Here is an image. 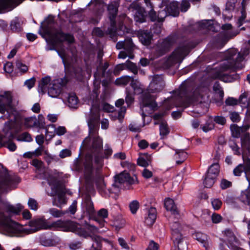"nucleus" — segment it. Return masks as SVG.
<instances>
[{
  "instance_id": "39448f33",
  "label": "nucleus",
  "mask_w": 250,
  "mask_h": 250,
  "mask_svg": "<svg viewBox=\"0 0 250 250\" xmlns=\"http://www.w3.org/2000/svg\"><path fill=\"white\" fill-rule=\"evenodd\" d=\"M61 229L63 231L78 232V225L75 222L71 221H62L61 220L49 223L48 229Z\"/></svg>"
},
{
  "instance_id": "2eb2a0df",
  "label": "nucleus",
  "mask_w": 250,
  "mask_h": 250,
  "mask_svg": "<svg viewBox=\"0 0 250 250\" xmlns=\"http://www.w3.org/2000/svg\"><path fill=\"white\" fill-rule=\"evenodd\" d=\"M179 4L177 1L170 2L166 7L167 12L169 15L176 17L179 14Z\"/></svg>"
},
{
  "instance_id": "ea45409f",
  "label": "nucleus",
  "mask_w": 250,
  "mask_h": 250,
  "mask_svg": "<svg viewBox=\"0 0 250 250\" xmlns=\"http://www.w3.org/2000/svg\"><path fill=\"white\" fill-rule=\"evenodd\" d=\"M190 4L188 0H183L180 4V10L182 12H186L190 7Z\"/></svg>"
},
{
  "instance_id": "7ed1b4c3",
  "label": "nucleus",
  "mask_w": 250,
  "mask_h": 250,
  "mask_svg": "<svg viewBox=\"0 0 250 250\" xmlns=\"http://www.w3.org/2000/svg\"><path fill=\"white\" fill-rule=\"evenodd\" d=\"M44 31L54 45H56L63 42H66L68 43H71L75 41L73 35L70 34H65L61 30H54L53 29L45 28Z\"/></svg>"
},
{
  "instance_id": "58836bf2",
  "label": "nucleus",
  "mask_w": 250,
  "mask_h": 250,
  "mask_svg": "<svg viewBox=\"0 0 250 250\" xmlns=\"http://www.w3.org/2000/svg\"><path fill=\"white\" fill-rule=\"evenodd\" d=\"M139 202L136 200L133 201L129 204L130 210L132 214L136 213L137 210L139 208Z\"/></svg>"
},
{
  "instance_id": "c9c22d12",
  "label": "nucleus",
  "mask_w": 250,
  "mask_h": 250,
  "mask_svg": "<svg viewBox=\"0 0 250 250\" xmlns=\"http://www.w3.org/2000/svg\"><path fill=\"white\" fill-rule=\"evenodd\" d=\"M150 161L148 159H146L144 156L140 157L137 160V164L139 166L146 167L149 165Z\"/></svg>"
},
{
  "instance_id": "09e8293b",
  "label": "nucleus",
  "mask_w": 250,
  "mask_h": 250,
  "mask_svg": "<svg viewBox=\"0 0 250 250\" xmlns=\"http://www.w3.org/2000/svg\"><path fill=\"white\" fill-rule=\"evenodd\" d=\"M126 65L134 74H137L138 70L135 64L130 62H126Z\"/></svg>"
},
{
  "instance_id": "e2e57ef3",
  "label": "nucleus",
  "mask_w": 250,
  "mask_h": 250,
  "mask_svg": "<svg viewBox=\"0 0 250 250\" xmlns=\"http://www.w3.org/2000/svg\"><path fill=\"white\" fill-rule=\"evenodd\" d=\"M101 128L103 129H107L109 127V121L107 119H103L101 121Z\"/></svg>"
},
{
  "instance_id": "cd10ccee",
  "label": "nucleus",
  "mask_w": 250,
  "mask_h": 250,
  "mask_svg": "<svg viewBox=\"0 0 250 250\" xmlns=\"http://www.w3.org/2000/svg\"><path fill=\"white\" fill-rule=\"evenodd\" d=\"M147 6H149L150 8V10L149 12L148 15L149 17L152 21H158V14L153 10L152 9V4L148 0H145Z\"/></svg>"
},
{
  "instance_id": "f03ea898",
  "label": "nucleus",
  "mask_w": 250,
  "mask_h": 250,
  "mask_svg": "<svg viewBox=\"0 0 250 250\" xmlns=\"http://www.w3.org/2000/svg\"><path fill=\"white\" fill-rule=\"evenodd\" d=\"M243 55L234 49L228 50L225 53V59L221 62L219 72L227 71H235L238 67L237 63L243 60Z\"/></svg>"
},
{
  "instance_id": "3c124183",
  "label": "nucleus",
  "mask_w": 250,
  "mask_h": 250,
  "mask_svg": "<svg viewBox=\"0 0 250 250\" xmlns=\"http://www.w3.org/2000/svg\"><path fill=\"white\" fill-rule=\"evenodd\" d=\"M237 0H228L226 3L227 8L229 10H232L235 7Z\"/></svg>"
},
{
  "instance_id": "c03bdc74",
  "label": "nucleus",
  "mask_w": 250,
  "mask_h": 250,
  "mask_svg": "<svg viewBox=\"0 0 250 250\" xmlns=\"http://www.w3.org/2000/svg\"><path fill=\"white\" fill-rule=\"evenodd\" d=\"M245 170L244 166L243 165L240 164L233 170V173L235 176H240L243 171Z\"/></svg>"
},
{
  "instance_id": "72a5a7b5",
  "label": "nucleus",
  "mask_w": 250,
  "mask_h": 250,
  "mask_svg": "<svg viewBox=\"0 0 250 250\" xmlns=\"http://www.w3.org/2000/svg\"><path fill=\"white\" fill-rule=\"evenodd\" d=\"M169 129L166 123H162L160 126V134L162 138L167 136L169 133Z\"/></svg>"
},
{
  "instance_id": "774afa93",
  "label": "nucleus",
  "mask_w": 250,
  "mask_h": 250,
  "mask_svg": "<svg viewBox=\"0 0 250 250\" xmlns=\"http://www.w3.org/2000/svg\"><path fill=\"white\" fill-rule=\"evenodd\" d=\"M32 165L38 168H40L42 166V163L41 161L38 159H34L32 161Z\"/></svg>"
},
{
  "instance_id": "8fccbe9b",
  "label": "nucleus",
  "mask_w": 250,
  "mask_h": 250,
  "mask_svg": "<svg viewBox=\"0 0 250 250\" xmlns=\"http://www.w3.org/2000/svg\"><path fill=\"white\" fill-rule=\"evenodd\" d=\"M102 108L105 112H110L113 111L114 107L108 104L104 103L102 104Z\"/></svg>"
},
{
  "instance_id": "052dcab7",
  "label": "nucleus",
  "mask_w": 250,
  "mask_h": 250,
  "mask_svg": "<svg viewBox=\"0 0 250 250\" xmlns=\"http://www.w3.org/2000/svg\"><path fill=\"white\" fill-rule=\"evenodd\" d=\"M35 83V79L34 78H32L26 81L24 83V84L27 86L28 88L30 89L34 86Z\"/></svg>"
},
{
  "instance_id": "2f4dec72",
  "label": "nucleus",
  "mask_w": 250,
  "mask_h": 250,
  "mask_svg": "<svg viewBox=\"0 0 250 250\" xmlns=\"http://www.w3.org/2000/svg\"><path fill=\"white\" fill-rule=\"evenodd\" d=\"M16 66L18 69L21 73L26 72L28 70V67L25 64L23 63L21 60H18L16 62Z\"/></svg>"
},
{
  "instance_id": "b1692460",
  "label": "nucleus",
  "mask_w": 250,
  "mask_h": 250,
  "mask_svg": "<svg viewBox=\"0 0 250 250\" xmlns=\"http://www.w3.org/2000/svg\"><path fill=\"white\" fill-rule=\"evenodd\" d=\"M248 96L249 94L247 92H244L240 96L238 104H239L242 107L247 108L249 106L250 102Z\"/></svg>"
},
{
  "instance_id": "1a4fd4ad",
  "label": "nucleus",
  "mask_w": 250,
  "mask_h": 250,
  "mask_svg": "<svg viewBox=\"0 0 250 250\" xmlns=\"http://www.w3.org/2000/svg\"><path fill=\"white\" fill-rule=\"evenodd\" d=\"M12 97L10 93L0 96V112L4 113L11 108Z\"/></svg>"
},
{
  "instance_id": "5fc2aeb1",
  "label": "nucleus",
  "mask_w": 250,
  "mask_h": 250,
  "mask_svg": "<svg viewBox=\"0 0 250 250\" xmlns=\"http://www.w3.org/2000/svg\"><path fill=\"white\" fill-rule=\"evenodd\" d=\"M4 69L6 73H11L13 70V64L10 62H6L4 65Z\"/></svg>"
},
{
  "instance_id": "c756f323",
  "label": "nucleus",
  "mask_w": 250,
  "mask_h": 250,
  "mask_svg": "<svg viewBox=\"0 0 250 250\" xmlns=\"http://www.w3.org/2000/svg\"><path fill=\"white\" fill-rule=\"evenodd\" d=\"M24 125L27 127H31L37 125V119L35 117L26 118L24 120Z\"/></svg>"
},
{
  "instance_id": "69168bd1",
  "label": "nucleus",
  "mask_w": 250,
  "mask_h": 250,
  "mask_svg": "<svg viewBox=\"0 0 250 250\" xmlns=\"http://www.w3.org/2000/svg\"><path fill=\"white\" fill-rule=\"evenodd\" d=\"M158 247L159 246L158 244L155 243L153 241H151L150 242L148 247L146 250H158Z\"/></svg>"
},
{
  "instance_id": "338daca9",
  "label": "nucleus",
  "mask_w": 250,
  "mask_h": 250,
  "mask_svg": "<svg viewBox=\"0 0 250 250\" xmlns=\"http://www.w3.org/2000/svg\"><path fill=\"white\" fill-rule=\"evenodd\" d=\"M138 146L141 149H145L148 146V142L145 140H142L138 143Z\"/></svg>"
},
{
  "instance_id": "bf43d9fd",
  "label": "nucleus",
  "mask_w": 250,
  "mask_h": 250,
  "mask_svg": "<svg viewBox=\"0 0 250 250\" xmlns=\"http://www.w3.org/2000/svg\"><path fill=\"white\" fill-rule=\"evenodd\" d=\"M131 85L134 90H139V91H141L142 89L141 88V84L137 81L132 80L131 81Z\"/></svg>"
},
{
  "instance_id": "4be33fe9",
  "label": "nucleus",
  "mask_w": 250,
  "mask_h": 250,
  "mask_svg": "<svg viewBox=\"0 0 250 250\" xmlns=\"http://www.w3.org/2000/svg\"><path fill=\"white\" fill-rule=\"evenodd\" d=\"M250 127V125H246L243 127H240L237 125H233L231 126V130L233 137L235 138H239L240 136L241 132L244 129L247 130Z\"/></svg>"
},
{
  "instance_id": "37998d69",
  "label": "nucleus",
  "mask_w": 250,
  "mask_h": 250,
  "mask_svg": "<svg viewBox=\"0 0 250 250\" xmlns=\"http://www.w3.org/2000/svg\"><path fill=\"white\" fill-rule=\"evenodd\" d=\"M167 10H162L160 11L158 14V21L163 22L165 18L167 16Z\"/></svg>"
},
{
  "instance_id": "e433bc0d",
  "label": "nucleus",
  "mask_w": 250,
  "mask_h": 250,
  "mask_svg": "<svg viewBox=\"0 0 250 250\" xmlns=\"http://www.w3.org/2000/svg\"><path fill=\"white\" fill-rule=\"evenodd\" d=\"M48 127H51L54 128L55 132L59 136L65 134L66 131V128L64 126H59L58 128H55L54 125H48Z\"/></svg>"
},
{
  "instance_id": "a19ab883",
  "label": "nucleus",
  "mask_w": 250,
  "mask_h": 250,
  "mask_svg": "<svg viewBox=\"0 0 250 250\" xmlns=\"http://www.w3.org/2000/svg\"><path fill=\"white\" fill-rule=\"evenodd\" d=\"M18 140L29 142L32 140V139L29 133L24 132L19 136Z\"/></svg>"
},
{
  "instance_id": "9b49d317",
  "label": "nucleus",
  "mask_w": 250,
  "mask_h": 250,
  "mask_svg": "<svg viewBox=\"0 0 250 250\" xmlns=\"http://www.w3.org/2000/svg\"><path fill=\"white\" fill-rule=\"evenodd\" d=\"M61 85L56 81H53L48 87V95L52 98H57L61 93Z\"/></svg>"
},
{
  "instance_id": "20e7f679",
  "label": "nucleus",
  "mask_w": 250,
  "mask_h": 250,
  "mask_svg": "<svg viewBox=\"0 0 250 250\" xmlns=\"http://www.w3.org/2000/svg\"><path fill=\"white\" fill-rule=\"evenodd\" d=\"M172 238L174 244L178 250H187L188 249L186 243L183 241V237L180 232L181 228L178 222H175L171 223Z\"/></svg>"
},
{
  "instance_id": "680f3d73",
  "label": "nucleus",
  "mask_w": 250,
  "mask_h": 250,
  "mask_svg": "<svg viewBox=\"0 0 250 250\" xmlns=\"http://www.w3.org/2000/svg\"><path fill=\"white\" fill-rule=\"evenodd\" d=\"M221 154V149L220 147H218L217 149L215 151V153L213 159L215 161V162H218L219 160L220 159V156Z\"/></svg>"
},
{
  "instance_id": "5701e85b",
  "label": "nucleus",
  "mask_w": 250,
  "mask_h": 250,
  "mask_svg": "<svg viewBox=\"0 0 250 250\" xmlns=\"http://www.w3.org/2000/svg\"><path fill=\"white\" fill-rule=\"evenodd\" d=\"M67 104L71 108H76L78 104V98L74 93H70L67 97Z\"/></svg>"
},
{
  "instance_id": "423d86ee",
  "label": "nucleus",
  "mask_w": 250,
  "mask_h": 250,
  "mask_svg": "<svg viewBox=\"0 0 250 250\" xmlns=\"http://www.w3.org/2000/svg\"><path fill=\"white\" fill-rule=\"evenodd\" d=\"M89 135L84 140L85 144L91 146L92 149L99 150L102 147V141L99 137H95L93 136L97 133L94 125L89 124Z\"/></svg>"
},
{
  "instance_id": "bb28decb",
  "label": "nucleus",
  "mask_w": 250,
  "mask_h": 250,
  "mask_svg": "<svg viewBox=\"0 0 250 250\" xmlns=\"http://www.w3.org/2000/svg\"><path fill=\"white\" fill-rule=\"evenodd\" d=\"M23 208V207L20 204H17L16 206L12 205H7L6 207V210L7 212L14 214H18Z\"/></svg>"
},
{
  "instance_id": "412c9836",
  "label": "nucleus",
  "mask_w": 250,
  "mask_h": 250,
  "mask_svg": "<svg viewBox=\"0 0 250 250\" xmlns=\"http://www.w3.org/2000/svg\"><path fill=\"white\" fill-rule=\"evenodd\" d=\"M220 167L218 162L212 164L208 169L207 174L216 178L219 173Z\"/></svg>"
},
{
  "instance_id": "f3484780",
  "label": "nucleus",
  "mask_w": 250,
  "mask_h": 250,
  "mask_svg": "<svg viewBox=\"0 0 250 250\" xmlns=\"http://www.w3.org/2000/svg\"><path fill=\"white\" fill-rule=\"evenodd\" d=\"M165 207L166 209L170 211L174 215L179 214V211L175 205L174 201L170 198L166 199L165 201Z\"/></svg>"
},
{
  "instance_id": "49530a36",
  "label": "nucleus",
  "mask_w": 250,
  "mask_h": 250,
  "mask_svg": "<svg viewBox=\"0 0 250 250\" xmlns=\"http://www.w3.org/2000/svg\"><path fill=\"white\" fill-rule=\"evenodd\" d=\"M55 194L58 195L59 202L60 204H65L66 203L67 201L64 196L60 193L59 189L57 188L55 189Z\"/></svg>"
},
{
  "instance_id": "dca6fc26",
  "label": "nucleus",
  "mask_w": 250,
  "mask_h": 250,
  "mask_svg": "<svg viewBox=\"0 0 250 250\" xmlns=\"http://www.w3.org/2000/svg\"><path fill=\"white\" fill-rule=\"evenodd\" d=\"M133 46V43H132L131 39L128 38L126 39L123 42H119L116 44L117 49H121L124 48L127 50L128 52H129L130 50L132 49Z\"/></svg>"
},
{
  "instance_id": "864d4df0",
  "label": "nucleus",
  "mask_w": 250,
  "mask_h": 250,
  "mask_svg": "<svg viewBox=\"0 0 250 250\" xmlns=\"http://www.w3.org/2000/svg\"><path fill=\"white\" fill-rule=\"evenodd\" d=\"M71 154V152L70 150L68 149H63L62 150L60 154H59V156L61 158H64L66 157H68V156H70Z\"/></svg>"
},
{
  "instance_id": "4c0bfd02",
  "label": "nucleus",
  "mask_w": 250,
  "mask_h": 250,
  "mask_svg": "<svg viewBox=\"0 0 250 250\" xmlns=\"http://www.w3.org/2000/svg\"><path fill=\"white\" fill-rule=\"evenodd\" d=\"M28 205L30 208L33 210H37L38 208L37 201L33 198H29L28 202Z\"/></svg>"
},
{
  "instance_id": "f704fd0d",
  "label": "nucleus",
  "mask_w": 250,
  "mask_h": 250,
  "mask_svg": "<svg viewBox=\"0 0 250 250\" xmlns=\"http://www.w3.org/2000/svg\"><path fill=\"white\" fill-rule=\"evenodd\" d=\"M130 79L131 77L129 76H123L117 79L115 81V83L118 85H126L130 82Z\"/></svg>"
},
{
  "instance_id": "393cba45",
  "label": "nucleus",
  "mask_w": 250,
  "mask_h": 250,
  "mask_svg": "<svg viewBox=\"0 0 250 250\" xmlns=\"http://www.w3.org/2000/svg\"><path fill=\"white\" fill-rule=\"evenodd\" d=\"M194 237L200 243L203 244L204 246L206 248L208 247L207 236L201 232H197L194 234Z\"/></svg>"
},
{
  "instance_id": "ddd939ff",
  "label": "nucleus",
  "mask_w": 250,
  "mask_h": 250,
  "mask_svg": "<svg viewBox=\"0 0 250 250\" xmlns=\"http://www.w3.org/2000/svg\"><path fill=\"white\" fill-rule=\"evenodd\" d=\"M157 212L154 208H150L147 211V215L145 217V223L147 226H151L155 222L156 219Z\"/></svg>"
},
{
  "instance_id": "6e6d98bb",
  "label": "nucleus",
  "mask_w": 250,
  "mask_h": 250,
  "mask_svg": "<svg viewBox=\"0 0 250 250\" xmlns=\"http://www.w3.org/2000/svg\"><path fill=\"white\" fill-rule=\"evenodd\" d=\"M222 219V216L216 213H213L211 216V220L213 223H218Z\"/></svg>"
},
{
  "instance_id": "0eeeda50",
  "label": "nucleus",
  "mask_w": 250,
  "mask_h": 250,
  "mask_svg": "<svg viewBox=\"0 0 250 250\" xmlns=\"http://www.w3.org/2000/svg\"><path fill=\"white\" fill-rule=\"evenodd\" d=\"M29 228L23 229L22 231L26 234L36 232L42 229H48L49 223L44 219H37L29 223Z\"/></svg>"
},
{
  "instance_id": "a211bd4d",
  "label": "nucleus",
  "mask_w": 250,
  "mask_h": 250,
  "mask_svg": "<svg viewBox=\"0 0 250 250\" xmlns=\"http://www.w3.org/2000/svg\"><path fill=\"white\" fill-rule=\"evenodd\" d=\"M134 13V20L139 23H142L145 21L146 20V12L144 8H139L135 10Z\"/></svg>"
},
{
  "instance_id": "473e14b6",
  "label": "nucleus",
  "mask_w": 250,
  "mask_h": 250,
  "mask_svg": "<svg viewBox=\"0 0 250 250\" xmlns=\"http://www.w3.org/2000/svg\"><path fill=\"white\" fill-rule=\"evenodd\" d=\"M215 179V178L207 174L204 182L205 187L208 188H211L213 185Z\"/></svg>"
},
{
  "instance_id": "7c9ffc66",
  "label": "nucleus",
  "mask_w": 250,
  "mask_h": 250,
  "mask_svg": "<svg viewBox=\"0 0 250 250\" xmlns=\"http://www.w3.org/2000/svg\"><path fill=\"white\" fill-rule=\"evenodd\" d=\"M241 143L243 146L249 147L250 146V134L245 133L241 137Z\"/></svg>"
},
{
  "instance_id": "f8f14e48",
  "label": "nucleus",
  "mask_w": 250,
  "mask_h": 250,
  "mask_svg": "<svg viewBox=\"0 0 250 250\" xmlns=\"http://www.w3.org/2000/svg\"><path fill=\"white\" fill-rule=\"evenodd\" d=\"M93 158L91 155L87 154L85 156V160L83 163L84 173L86 177L90 176L93 171Z\"/></svg>"
},
{
  "instance_id": "4468645a",
  "label": "nucleus",
  "mask_w": 250,
  "mask_h": 250,
  "mask_svg": "<svg viewBox=\"0 0 250 250\" xmlns=\"http://www.w3.org/2000/svg\"><path fill=\"white\" fill-rule=\"evenodd\" d=\"M115 182L119 183L127 182L130 184L134 183V180L128 173L123 172L115 177Z\"/></svg>"
},
{
  "instance_id": "a878e982",
  "label": "nucleus",
  "mask_w": 250,
  "mask_h": 250,
  "mask_svg": "<svg viewBox=\"0 0 250 250\" xmlns=\"http://www.w3.org/2000/svg\"><path fill=\"white\" fill-rule=\"evenodd\" d=\"M51 79L49 77H45L43 78L41 81V83L39 84V91L42 94L44 93L48 87V84L50 83Z\"/></svg>"
},
{
  "instance_id": "f257e3e1",
  "label": "nucleus",
  "mask_w": 250,
  "mask_h": 250,
  "mask_svg": "<svg viewBox=\"0 0 250 250\" xmlns=\"http://www.w3.org/2000/svg\"><path fill=\"white\" fill-rule=\"evenodd\" d=\"M164 87V83L162 78L158 76H155L147 89V92L145 93L143 98L141 109L143 118L145 113H150L157 106L154 98L150 96L149 94L159 92L162 90Z\"/></svg>"
},
{
  "instance_id": "9d476101",
  "label": "nucleus",
  "mask_w": 250,
  "mask_h": 250,
  "mask_svg": "<svg viewBox=\"0 0 250 250\" xmlns=\"http://www.w3.org/2000/svg\"><path fill=\"white\" fill-rule=\"evenodd\" d=\"M108 10L109 11L110 14V19L111 21V24L113 29L110 32H109V34H112V33H115L116 32V30L115 28V18L118 12V6L116 3H111L109 4L108 6Z\"/></svg>"
},
{
  "instance_id": "6e6552de",
  "label": "nucleus",
  "mask_w": 250,
  "mask_h": 250,
  "mask_svg": "<svg viewBox=\"0 0 250 250\" xmlns=\"http://www.w3.org/2000/svg\"><path fill=\"white\" fill-rule=\"evenodd\" d=\"M202 96L198 91L194 92L193 94L189 97H187L185 101L179 104H176V106H183L185 108L189 106L192 104H196L201 103Z\"/></svg>"
},
{
  "instance_id": "aec40b11",
  "label": "nucleus",
  "mask_w": 250,
  "mask_h": 250,
  "mask_svg": "<svg viewBox=\"0 0 250 250\" xmlns=\"http://www.w3.org/2000/svg\"><path fill=\"white\" fill-rule=\"evenodd\" d=\"M139 38L140 41L143 44L148 45L150 43L152 35L150 33L147 32H141L139 34Z\"/></svg>"
},
{
  "instance_id": "0e129e2a",
  "label": "nucleus",
  "mask_w": 250,
  "mask_h": 250,
  "mask_svg": "<svg viewBox=\"0 0 250 250\" xmlns=\"http://www.w3.org/2000/svg\"><path fill=\"white\" fill-rule=\"evenodd\" d=\"M214 121L218 124L223 125L226 123V120L223 117L217 116L215 117Z\"/></svg>"
},
{
  "instance_id": "de8ad7c7",
  "label": "nucleus",
  "mask_w": 250,
  "mask_h": 250,
  "mask_svg": "<svg viewBox=\"0 0 250 250\" xmlns=\"http://www.w3.org/2000/svg\"><path fill=\"white\" fill-rule=\"evenodd\" d=\"M231 182L229 181L226 179H223L221 180L220 183V187L222 189H225L231 186Z\"/></svg>"
},
{
  "instance_id": "a18cd8bd",
  "label": "nucleus",
  "mask_w": 250,
  "mask_h": 250,
  "mask_svg": "<svg viewBox=\"0 0 250 250\" xmlns=\"http://www.w3.org/2000/svg\"><path fill=\"white\" fill-rule=\"evenodd\" d=\"M49 212L54 217H60L64 214V213L56 208H50Z\"/></svg>"
},
{
  "instance_id": "13d9d810",
  "label": "nucleus",
  "mask_w": 250,
  "mask_h": 250,
  "mask_svg": "<svg viewBox=\"0 0 250 250\" xmlns=\"http://www.w3.org/2000/svg\"><path fill=\"white\" fill-rule=\"evenodd\" d=\"M225 102L228 105H235L238 104L237 100L232 97L228 98Z\"/></svg>"
},
{
  "instance_id": "603ef678",
  "label": "nucleus",
  "mask_w": 250,
  "mask_h": 250,
  "mask_svg": "<svg viewBox=\"0 0 250 250\" xmlns=\"http://www.w3.org/2000/svg\"><path fill=\"white\" fill-rule=\"evenodd\" d=\"M142 176L146 179L150 178L153 176L152 172L146 168L144 169L142 172Z\"/></svg>"
},
{
  "instance_id": "6ab92c4d",
  "label": "nucleus",
  "mask_w": 250,
  "mask_h": 250,
  "mask_svg": "<svg viewBox=\"0 0 250 250\" xmlns=\"http://www.w3.org/2000/svg\"><path fill=\"white\" fill-rule=\"evenodd\" d=\"M62 173L54 172L53 173L50 174L47 178L49 184L50 186H55L58 183L59 179L62 177Z\"/></svg>"
},
{
  "instance_id": "79ce46f5",
  "label": "nucleus",
  "mask_w": 250,
  "mask_h": 250,
  "mask_svg": "<svg viewBox=\"0 0 250 250\" xmlns=\"http://www.w3.org/2000/svg\"><path fill=\"white\" fill-rule=\"evenodd\" d=\"M222 204V201L219 199L215 198L211 199V205L215 210L219 209L221 208Z\"/></svg>"
},
{
  "instance_id": "c85d7f7f",
  "label": "nucleus",
  "mask_w": 250,
  "mask_h": 250,
  "mask_svg": "<svg viewBox=\"0 0 250 250\" xmlns=\"http://www.w3.org/2000/svg\"><path fill=\"white\" fill-rule=\"evenodd\" d=\"M213 90L215 91V96L222 100L224 97V92L222 88L218 83H215L213 85Z\"/></svg>"
},
{
  "instance_id": "4d7b16f0",
  "label": "nucleus",
  "mask_w": 250,
  "mask_h": 250,
  "mask_svg": "<svg viewBox=\"0 0 250 250\" xmlns=\"http://www.w3.org/2000/svg\"><path fill=\"white\" fill-rule=\"evenodd\" d=\"M230 118L233 122H238L240 119V116L238 113L233 112L230 114Z\"/></svg>"
}]
</instances>
